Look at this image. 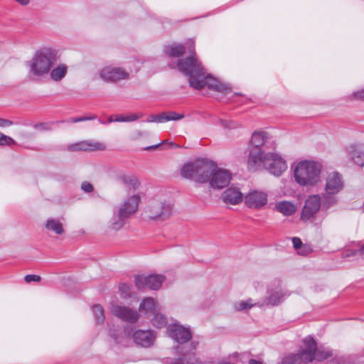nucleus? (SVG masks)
Instances as JSON below:
<instances>
[{"label":"nucleus","mask_w":364,"mask_h":364,"mask_svg":"<svg viewBox=\"0 0 364 364\" xmlns=\"http://www.w3.org/2000/svg\"><path fill=\"white\" fill-rule=\"evenodd\" d=\"M268 200V195L265 191L251 190L244 196L245 205L251 209L262 208Z\"/></svg>","instance_id":"9b49d317"},{"label":"nucleus","mask_w":364,"mask_h":364,"mask_svg":"<svg viewBox=\"0 0 364 364\" xmlns=\"http://www.w3.org/2000/svg\"><path fill=\"white\" fill-rule=\"evenodd\" d=\"M269 138L267 134L264 132H255L252 135L249 148H257L267 150Z\"/></svg>","instance_id":"4be33fe9"},{"label":"nucleus","mask_w":364,"mask_h":364,"mask_svg":"<svg viewBox=\"0 0 364 364\" xmlns=\"http://www.w3.org/2000/svg\"><path fill=\"white\" fill-rule=\"evenodd\" d=\"M33 127L36 129H38L41 131H48V130L51 129L50 126L48 124L45 123V122H41L38 124H36L33 125Z\"/></svg>","instance_id":"79ce46f5"},{"label":"nucleus","mask_w":364,"mask_h":364,"mask_svg":"<svg viewBox=\"0 0 364 364\" xmlns=\"http://www.w3.org/2000/svg\"><path fill=\"white\" fill-rule=\"evenodd\" d=\"M154 332L151 330H137L134 332L132 337L136 345L142 347H149L155 339Z\"/></svg>","instance_id":"6ab92c4d"},{"label":"nucleus","mask_w":364,"mask_h":364,"mask_svg":"<svg viewBox=\"0 0 364 364\" xmlns=\"http://www.w3.org/2000/svg\"><path fill=\"white\" fill-rule=\"evenodd\" d=\"M186 44L190 55L178 60L176 63H170L168 66L171 68H177L180 72L186 75L188 77L190 86L194 89L200 90L207 86L210 90L223 94L230 92L231 87L230 85L222 83L206 73L201 63L196 57L194 41L190 40Z\"/></svg>","instance_id":"f257e3e1"},{"label":"nucleus","mask_w":364,"mask_h":364,"mask_svg":"<svg viewBox=\"0 0 364 364\" xmlns=\"http://www.w3.org/2000/svg\"><path fill=\"white\" fill-rule=\"evenodd\" d=\"M164 279L165 277L161 274L137 275L135 277V285L139 290H144L146 288L157 290Z\"/></svg>","instance_id":"9d476101"},{"label":"nucleus","mask_w":364,"mask_h":364,"mask_svg":"<svg viewBox=\"0 0 364 364\" xmlns=\"http://www.w3.org/2000/svg\"><path fill=\"white\" fill-rule=\"evenodd\" d=\"M301 363H303V357L299 351L298 353H288L284 355L280 364H301Z\"/></svg>","instance_id":"7c9ffc66"},{"label":"nucleus","mask_w":364,"mask_h":364,"mask_svg":"<svg viewBox=\"0 0 364 364\" xmlns=\"http://www.w3.org/2000/svg\"><path fill=\"white\" fill-rule=\"evenodd\" d=\"M314 354V360L319 362L323 361L332 356L331 350L323 348H317Z\"/></svg>","instance_id":"f704fd0d"},{"label":"nucleus","mask_w":364,"mask_h":364,"mask_svg":"<svg viewBox=\"0 0 364 364\" xmlns=\"http://www.w3.org/2000/svg\"><path fill=\"white\" fill-rule=\"evenodd\" d=\"M164 143H166V141L161 142L160 144H156V145H155V146H148V147H146L145 149H146V150H149V149H156V148L159 147L161 144H164Z\"/></svg>","instance_id":"6e6d98bb"},{"label":"nucleus","mask_w":364,"mask_h":364,"mask_svg":"<svg viewBox=\"0 0 364 364\" xmlns=\"http://www.w3.org/2000/svg\"><path fill=\"white\" fill-rule=\"evenodd\" d=\"M185 117L183 114L177 113L176 112H164L159 114V117L156 119L160 123L168 122L171 120L178 121Z\"/></svg>","instance_id":"cd10ccee"},{"label":"nucleus","mask_w":364,"mask_h":364,"mask_svg":"<svg viewBox=\"0 0 364 364\" xmlns=\"http://www.w3.org/2000/svg\"><path fill=\"white\" fill-rule=\"evenodd\" d=\"M197 345L198 343L194 341L191 342L188 347V351H183L184 347L180 346H176L174 349L177 353H181L183 357L174 360L171 364H213V362H205L203 363L195 356V355L189 353V351L195 350Z\"/></svg>","instance_id":"4468645a"},{"label":"nucleus","mask_w":364,"mask_h":364,"mask_svg":"<svg viewBox=\"0 0 364 364\" xmlns=\"http://www.w3.org/2000/svg\"><path fill=\"white\" fill-rule=\"evenodd\" d=\"M68 149L70 151H102L105 149V145L100 142L93 141H83L79 143L73 144L68 146Z\"/></svg>","instance_id":"a211bd4d"},{"label":"nucleus","mask_w":364,"mask_h":364,"mask_svg":"<svg viewBox=\"0 0 364 364\" xmlns=\"http://www.w3.org/2000/svg\"><path fill=\"white\" fill-rule=\"evenodd\" d=\"M231 178L232 174L229 171L216 166L208 182L211 188L221 189L230 183Z\"/></svg>","instance_id":"2eb2a0df"},{"label":"nucleus","mask_w":364,"mask_h":364,"mask_svg":"<svg viewBox=\"0 0 364 364\" xmlns=\"http://www.w3.org/2000/svg\"><path fill=\"white\" fill-rule=\"evenodd\" d=\"M293 246L295 250L299 251L301 247H303L304 244L301 242V239L299 237H293L292 238Z\"/></svg>","instance_id":"a18cd8bd"},{"label":"nucleus","mask_w":364,"mask_h":364,"mask_svg":"<svg viewBox=\"0 0 364 364\" xmlns=\"http://www.w3.org/2000/svg\"><path fill=\"white\" fill-rule=\"evenodd\" d=\"M151 322L153 326L158 328H161L167 325L168 319L166 316L161 314L159 311L156 313L151 318Z\"/></svg>","instance_id":"72a5a7b5"},{"label":"nucleus","mask_w":364,"mask_h":364,"mask_svg":"<svg viewBox=\"0 0 364 364\" xmlns=\"http://www.w3.org/2000/svg\"><path fill=\"white\" fill-rule=\"evenodd\" d=\"M249 364H263L262 362L256 360L255 359H250L249 360Z\"/></svg>","instance_id":"4d7b16f0"},{"label":"nucleus","mask_w":364,"mask_h":364,"mask_svg":"<svg viewBox=\"0 0 364 364\" xmlns=\"http://www.w3.org/2000/svg\"><path fill=\"white\" fill-rule=\"evenodd\" d=\"M109 334H110V336L114 339V341L117 343H122L121 339L119 338V337L115 333L110 332Z\"/></svg>","instance_id":"603ef678"},{"label":"nucleus","mask_w":364,"mask_h":364,"mask_svg":"<svg viewBox=\"0 0 364 364\" xmlns=\"http://www.w3.org/2000/svg\"><path fill=\"white\" fill-rule=\"evenodd\" d=\"M112 312L117 317L129 323H135L139 318L136 311L125 306H114Z\"/></svg>","instance_id":"f3484780"},{"label":"nucleus","mask_w":364,"mask_h":364,"mask_svg":"<svg viewBox=\"0 0 364 364\" xmlns=\"http://www.w3.org/2000/svg\"><path fill=\"white\" fill-rule=\"evenodd\" d=\"M234 95H241V94H240V93L235 92V93L234 94Z\"/></svg>","instance_id":"e2e57ef3"},{"label":"nucleus","mask_w":364,"mask_h":364,"mask_svg":"<svg viewBox=\"0 0 364 364\" xmlns=\"http://www.w3.org/2000/svg\"><path fill=\"white\" fill-rule=\"evenodd\" d=\"M353 96L354 99L360 100L364 101V89L360 91L353 92Z\"/></svg>","instance_id":"49530a36"},{"label":"nucleus","mask_w":364,"mask_h":364,"mask_svg":"<svg viewBox=\"0 0 364 364\" xmlns=\"http://www.w3.org/2000/svg\"><path fill=\"white\" fill-rule=\"evenodd\" d=\"M139 201L140 197L138 195H133L123 203L113 218V229L119 230L124 226L125 220L138 210Z\"/></svg>","instance_id":"39448f33"},{"label":"nucleus","mask_w":364,"mask_h":364,"mask_svg":"<svg viewBox=\"0 0 364 364\" xmlns=\"http://www.w3.org/2000/svg\"><path fill=\"white\" fill-rule=\"evenodd\" d=\"M139 311L149 318L153 316L158 312L155 300L151 297L144 299L139 305Z\"/></svg>","instance_id":"b1692460"},{"label":"nucleus","mask_w":364,"mask_h":364,"mask_svg":"<svg viewBox=\"0 0 364 364\" xmlns=\"http://www.w3.org/2000/svg\"><path fill=\"white\" fill-rule=\"evenodd\" d=\"M358 253V250H351L348 249L346 250H344L341 254L342 258H348L350 257H354Z\"/></svg>","instance_id":"a19ab883"},{"label":"nucleus","mask_w":364,"mask_h":364,"mask_svg":"<svg viewBox=\"0 0 364 364\" xmlns=\"http://www.w3.org/2000/svg\"><path fill=\"white\" fill-rule=\"evenodd\" d=\"M58 59V51L55 49L43 47L38 50L28 62L29 73L35 77H42L49 73Z\"/></svg>","instance_id":"f03ea898"},{"label":"nucleus","mask_w":364,"mask_h":364,"mask_svg":"<svg viewBox=\"0 0 364 364\" xmlns=\"http://www.w3.org/2000/svg\"><path fill=\"white\" fill-rule=\"evenodd\" d=\"M81 189L85 193H90L94 191V187L90 182L84 181L81 184Z\"/></svg>","instance_id":"ea45409f"},{"label":"nucleus","mask_w":364,"mask_h":364,"mask_svg":"<svg viewBox=\"0 0 364 364\" xmlns=\"http://www.w3.org/2000/svg\"><path fill=\"white\" fill-rule=\"evenodd\" d=\"M275 210L285 216H289L295 213L296 206L291 202L283 200L276 203Z\"/></svg>","instance_id":"a878e982"},{"label":"nucleus","mask_w":364,"mask_h":364,"mask_svg":"<svg viewBox=\"0 0 364 364\" xmlns=\"http://www.w3.org/2000/svg\"><path fill=\"white\" fill-rule=\"evenodd\" d=\"M311 252V249L306 245H304L303 247H301L299 251L298 252L300 254V255H308L309 252Z\"/></svg>","instance_id":"09e8293b"},{"label":"nucleus","mask_w":364,"mask_h":364,"mask_svg":"<svg viewBox=\"0 0 364 364\" xmlns=\"http://www.w3.org/2000/svg\"><path fill=\"white\" fill-rule=\"evenodd\" d=\"M167 333L173 340L179 344L188 342L192 338V333L188 328L178 323L170 324L167 327Z\"/></svg>","instance_id":"ddd939ff"},{"label":"nucleus","mask_w":364,"mask_h":364,"mask_svg":"<svg viewBox=\"0 0 364 364\" xmlns=\"http://www.w3.org/2000/svg\"><path fill=\"white\" fill-rule=\"evenodd\" d=\"M68 67L65 65L61 64L53 68L50 69V78L54 81L61 80L67 74Z\"/></svg>","instance_id":"c756f323"},{"label":"nucleus","mask_w":364,"mask_h":364,"mask_svg":"<svg viewBox=\"0 0 364 364\" xmlns=\"http://www.w3.org/2000/svg\"><path fill=\"white\" fill-rule=\"evenodd\" d=\"M92 312L95 316L96 321L98 323H103L105 321L104 310L101 305L95 304L92 306Z\"/></svg>","instance_id":"c9c22d12"},{"label":"nucleus","mask_w":364,"mask_h":364,"mask_svg":"<svg viewBox=\"0 0 364 364\" xmlns=\"http://www.w3.org/2000/svg\"><path fill=\"white\" fill-rule=\"evenodd\" d=\"M196 161L187 163L181 170V174L186 178H193L196 181Z\"/></svg>","instance_id":"c85d7f7f"},{"label":"nucleus","mask_w":364,"mask_h":364,"mask_svg":"<svg viewBox=\"0 0 364 364\" xmlns=\"http://www.w3.org/2000/svg\"><path fill=\"white\" fill-rule=\"evenodd\" d=\"M222 198L224 203L236 205L242 201L243 195L238 188H229L223 193Z\"/></svg>","instance_id":"412c9836"},{"label":"nucleus","mask_w":364,"mask_h":364,"mask_svg":"<svg viewBox=\"0 0 364 364\" xmlns=\"http://www.w3.org/2000/svg\"><path fill=\"white\" fill-rule=\"evenodd\" d=\"M164 51L169 58H180L186 53V47L180 43H173L166 46Z\"/></svg>","instance_id":"393cba45"},{"label":"nucleus","mask_w":364,"mask_h":364,"mask_svg":"<svg viewBox=\"0 0 364 364\" xmlns=\"http://www.w3.org/2000/svg\"><path fill=\"white\" fill-rule=\"evenodd\" d=\"M129 288L126 284H122L119 286V290L125 293H127L129 291Z\"/></svg>","instance_id":"864d4df0"},{"label":"nucleus","mask_w":364,"mask_h":364,"mask_svg":"<svg viewBox=\"0 0 364 364\" xmlns=\"http://www.w3.org/2000/svg\"><path fill=\"white\" fill-rule=\"evenodd\" d=\"M172 211V205L162 198H154L150 200L146 213L151 220L164 221L168 219Z\"/></svg>","instance_id":"423d86ee"},{"label":"nucleus","mask_w":364,"mask_h":364,"mask_svg":"<svg viewBox=\"0 0 364 364\" xmlns=\"http://www.w3.org/2000/svg\"><path fill=\"white\" fill-rule=\"evenodd\" d=\"M220 123H221L222 126L225 128L235 129V128L237 127V125L236 124V123L232 121L221 119Z\"/></svg>","instance_id":"37998d69"},{"label":"nucleus","mask_w":364,"mask_h":364,"mask_svg":"<svg viewBox=\"0 0 364 364\" xmlns=\"http://www.w3.org/2000/svg\"><path fill=\"white\" fill-rule=\"evenodd\" d=\"M321 200L318 195L310 196L305 201L301 213V220L304 222L314 220L321 206Z\"/></svg>","instance_id":"6e6552de"},{"label":"nucleus","mask_w":364,"mask_h":364,"mask_svg":"<svg viewBox=\"0 0 364 364\" xmlns=\"http://www.w3.org/2000/svg\"><path fill=\"white\" fill-rule=\"evenodd\" d=\"M269 296L267 298V304L276 306L282 302L288 296L281 289L277 291H271L269 292Z\"/></svg>","instance_id":"bb28decb"},{"label":"nucleus","mask_w":364,"mask_h":364,"mask_svg":"<svg viewBox=\"0 0 364 364\" xmlns=\"http://www.w3.org/2000/svg\"><path fill=\"white\" fill-rule=\"evenodd\" d=\"M118 180L129 188H136L139 186L138 179L133 175H119Z\"/></svg>","instance_id":"2f4dec72"},{"label":"nucleus","mask_w":364,"mask_h":364,"mask_svg":"<svg viewBox=\"0 0 364 364\" xmlns=\"http://www.w3.org/2000/svg\"><path fill=\"white\" fill-rule=\"evenodd\" d=\"M100 76L106 82H116L128 79L129 74L122 68L108 66L100 70Z\"/></svg>","instance_id":"dca6fc26"},{"label":"nucleus","mask_w":364,"mask_h":364,"mask_svg":"<svg viewBox=\"0 0 364 364\" xmlns=\"http://www.w3.org/2000/svg\"><path fill=\"white\" fill-rule=\"evenodd\" d=\"M321 166L320 164L302 161L297 164L294 171L295 181L303 186H315L321 179Z\"/></svg>","instance_id":"7ed1b4c3"},{"label":"nucleus","mask_w":364,"mask_h":364,"mask_svg":"<svg viewBox=\"0 0 364 364\" xmlns=\"http://www.w3.org/2000/svg\"><path fill=\"white\" fill-rule=\"evenodd\" d=\"M114 122V115H112L109 117V119H107V123H111V122Z\"/></svg>","instance_id":"13d9d810"},{"label":"nucleus","mask_w":364,"mask_h":364,"mask_svg":"<svg viewBox=\"0 0 364 364\" xmlns=\"http://www.w3.org/2000/svg\"><path fill=\"white\" fill-rule=\"evenodd\" d=\"M14 123L9 119L0 118V127H5L13 125Z\"/></svg>","instance_id":"de8ad7c7"},{"label":"nucleus","mask_w":364,"mask_h":364,"mask_svg":"<svg viewBox=\"0 0 364 364\" xmlns=\"http://www.w3.org/2000/svg\"><path fill=\"white\" fill-rule=\"evenodd\" d=\"M139 116H137L136 114H134L124 117V122H133V121H135L137 119H139Z\"/></svg>","instance_id":"8fccbe9b"},{"label":"nucleus","mask_w":364,"mask_h":364,"mask_svg":"<svg viewBox=\"0 0 364 364\" xmlns=\"http://www.w3.org/2000/svg\"><path fill=\"white\" fill-rule=\"evenodd\" d=\"M344 186L342 176L336 171L330 173L326 179L325 192L322 194V205L324 208H328L338 202L336 195L339 193Z\"/></svg>","instance_id":"20e7f679"},{"label":"nucleus","mask_w":364,"mask_h":364,"mask_svg":"<svg viewBox=\"0 0 364 364\" xmlns=\"http://www.w3.org/2000/svg\"><path fill=\"white\" fill-rule=\"evenodd\" d=\"M41 279V277L36 274H28L24 277V280L27 283H30L31 282H40Z\"/></svg>","instance_id":"c03bdc74"},{"label":"nucleus","mask_w":364,"mask_h":364,"mask_svg":"<svg viewBox=\"0 0 364 364\" xmlns=\"http://www.w3.org/2000/svg\"><path fill=\"white\" fill-rule=\"evenodd\" d=\"M159 117V114L157 115H150L147 122H157L160 123L158 120H156Z\"/></svg>","instance_id":"3c124183"},{"label":"nucleus","mask_w":364,"mask_h":364,"mask_svg":"<svg viewBox=\"0 0 364 364\" xmlns=\"http://www.w3.org/2000/svg\"><path fill=\"white\" fill-rule=\"evenodd\" d=\"M358 252L364 255V245L360 247V250H358Z\"/></svg>","instance_id":"bf43d9fd"},{"label":"nucleus","mask_w":364,"mask_h":364,"mask_svg":"<svg viewBox=\"0 0 364 364\" xmlns=\"http://www.w3.org/2000/svg\"><path fill=\"white\" fill-rule=\"evenodd\" d=\"M46 228L58 235H61L64 232L63 224L58 220L48 219L46 224Z\"/></svg>","instance_id":"473e14b6"},{"label":"nucleus","mask_w":364,"mask_h":364,"mask_svg":"<svg viewBox=\"0 0 364 364\" xmlns=\"http://www.w3.org/2000/svg\"><path fill=\"white\" fill-rule=\"evenodd\" d=\"M348 158L360 166H364V150L358 146L351 145L347 148Z\"/></svg>","instance_id":"5701e85b"},{"label":"nucleus","mask_w":364,"mask_h":364,"mask_svg":"<svg viewBox=\"0 0 364 364\" xmlns=\"http://www.w3.org/2000/svg\"><path fill=\"white\" fill-rule=\"evenodd\" d=\"M255 304L252 303V299L247 301H240L236 302L234 305V308L237 311L249 309L252 308Z\"/></svg>","instance_id":"e433bc0d"},{"label":"nucleus","mask_w":364,"mask_h":364,"mask_svg":"<svg viewBox=\"0 0 364 364\" xmlns=\"http://www.w3.org/2000/svg\"><path fill=\"white\" fill-rule=\"evenodd\" d=\"M267 150L257 148H249L247 158V167L251 171L260 170L264 165V160L267 157Z\"/></svg>","instance_id":"f8f14e48"},{"label":"nucleus","mask_w":364,"mask_h":364,"mask_svg":"<svg viewBox=\"0 0 364 364\" xmlns=\"http://www.w3.org/2000/svg\"><path fill=\"white\" fill-rule=\"evenodd\" d=\"M196 181L205 183L209 181L216 168V164L205 159L196 160Z\"/></svg>","instance_id":"1a4fd4ad"},{"label":"nucleus","mask_w":364,"mask_h":364,"mask_svg":"<svg viewBox=\"0 0 364 364\" xmlns=\"http://www.w3.org/2000/svg\"><path fill=\"white\" fill-rule=\"evenodd\" d=\"M114 122H124V116L122 115H114Z\"/></svg>","instance_id":"5fc2aeb1"},{"label":"nucleus","mask_w":364,"mask_h":364,"mask_svg":"<svg viewBox=\"0 0 364 364\" xmlns=\"http://www.w3.org/2000/svg\"><path fill=\"white\" fill-rule=\"evenodd\" d=\"M303 343L305 348L299 350L302 354L303 363H311L314 360V353L317 349L316 342L313 337L308 336L304 339Z\"/></svg>","instance_id":"aec40b11"},{"label":"nucleus","mask_w":364,"mask_h":364,"mask_svg":"<svg viewBox=\"0 0 364 364\" xmlns=\"http://www.w3.org/2000/svg\"><path fill=\"white\" fill-rule=\"evenodd\" d=\"M98 121L100 124H105V122L101 120L100 119H99Z\"/></svg>","instance_id":"680f3d73"},{"label":"nucleus","mask_w":364,"mask_h":364,"mask_svg":"<svg viewBox=\"0 0 364 364\" xmlns=\"http://www.w3.org/2000/svg\"><path fill=\"white\" fill-rule=\"evenodd\" d=\"M264 161L262 168L275 176H280L287 168L285 160L275 153L268 152Z\"/></svg>","instance_id":"0eeeda50"},{"label":"nucleus","mask_w":364,"mask_h":364,"mask_svg":"<svg viewBox=\"0 0 364 364\" xmlns=\"http://www.w3.org/2000/svg\"><path fill=\"white\" fill-rule=\"evenodd\" d=\"M16 141L10 136H8L0 132V145L1 146H11L15 144Z\"/></svg>","instance_id":"4c0bfd02"},{"label":"nucleus","mask_w":364,"mask_h":364,"mask_svg":"<svg viewBox=\"0 0 364 364\" xmlns=\"http://www.w3.org/2000/svg\"><path fill=\"white\" fill-rule=\"evenodd\" d=\"M169 144L171 146H173V147L177 146V145L176 144H174L173 142H170Z\"/></svg>","instance_id":"052dcab7"},{"label":"nucleus","mask_w":364,"mask_h":364,"mask_svg":"<svg viewBox=\"0 0 364 364\" xmlns=\"http://www.w3.org/2000/svg\"><path fill=\"white\" fill-rule=\"evenodd\" d=\"M97 119L96 115H91L90 117H75V118H70L67 122L70 123H76L80 122H84L87 120H93Z\"/></svg>","instance_id":"58836bf2"}]
</instances>
